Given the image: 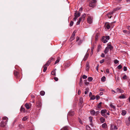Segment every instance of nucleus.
<instances>
[{"label": "nucleus", "mask_w": 130, "mask_h": 130, "mask_svg": "<svg viewBox=\"0 0 130 130\" xmlns=\"http://www.w3.org/2000/svg\"><path fill=\"white\" fill-rule=\"evenodd\" d=\"M74 37L72 36H71L70 39V41H73V40L74 39Z\"/></svg>", "instance_id": "obj_34"}, {"label": "nucleus", "mask_w": 130, "mask_h": 130, "mask_svg": "<svg viewBox=\"0 0 130 130\" xmlns=\"http://www.w3.org/2000/svg\"><path fill=\"white\" fill-rule=\"evenodd\" d=\"M106 77L105 76H103L101 79V81H102L104 82L106 80Z\"/></svg>", "instance_id": "obj_23"}, {"label": "nucleus", "mask_w": 130, "mask_h": 130, "mask_svg": "<svg viewBox=\"0 0 130 130\" xmlns=\"http://www.w3.org/2000/svg\"><path fill=\"white\" fill-rule=\"evenodd\" d=\"M45 94V92L43 91H42L40 92V94L42 96L44 95Z\"/></svg>", "instance_id": "obj_24"}, {"label": "nucleus", "mask_w": 130, "mask_h": 130, "mask_svg": "<svg viewBox=\"0 0 130 130\" xmlns=\"http://www.w3.org/2000/svg\"><path fill=\"white\" fill-rule=\"evenodd\" d=\"M126 113V111L125 110H123L122 111L121 114L123 116L125 115Z\"/></svg>", "instance_id": "obj_15"}, {"label": "nucleus", "mask_w": 130, "mask_h": 130, "mask_svg": "<svg viewBox=\"0 0 130 130\" xmlns=\"http://www.w3.org/2000/svg\"><path fill=\"white\" fill-rule=\"evenodd\" d=\"M78 21H79L80 22H81V21H83L82 19V18L80 17L79 19L78 20Z\"/></svg>", "instance_id": "obj_59"}, {"label": "nucleus", "mask_w": 130, "mask_h": 130, "mask_svg": "<svg viewBox=\"0 0 130 130\" xmlns=\"http://www.w3.org/2000/svg\"><path fill=\"white\" fill-rule=\"evenodd\" d=\"M96 0H92L90 3L89 6L90 7H94L96 5Z\"/></svg>", "instance_id": "obj_2"}, {"label": "nucleus", "mask_w": 130, "mask_h": 130, "mask_svg": "<svg viewBox=\"0 0 130 130\" xmlns=\"http://www.w3.org/2000/svg\"><path fill=\"white\" fill-rule=\"evenodd\" d=\"M105 38L104 36L102 38V39L103 40V42L104 43H105L108 42V41L107 40L105 39Z\"/></svg>", "instance_id": "obj_12"}, {"label": "nucleus", "mask_w": 130, "mask_h": 130, "mask_svg": "<svg viewBox=\"0 0 130 130\" xmlns=\"http://www.w3.org/2000/svg\"><path fill=\"white\" fill-rule=\"evenodd\" d=\"M109 51V49H108V48L106 47L105 49L104 52V53L105 54H106Z\"/></svg>", "instance_id": "obj_21"}, {"label": "nucleus", "mask_w": 130, "mask_h": 130, "mask_svg": "<svg viewBox=\"0 0 130 130\" xmlns=\"http://www.w3.org/2000/svg\"><path fill=\"white\" fill-rule=\"evenodd\" d=\"M92 116H94L95 115V112L94 110L91 111L90 112Z\"/></svg>", "instance_id": "obj_16"}, {"label": "nucleus", "mask_w": 130, "mask_h": 130, "mask_svg": "<svg viewBox=\"0 0 130 130\" xmlns=\"http://www.w3.org/2000/svg\"><path fill=\"white\" fill-rule=\"evenodd\" d=\"M74 115V112L72 111H69L68 114V117L69 116H72Z\"/></svg>", "instance_id": "obj_7"}, {"label": "nucleus", "mask_w": 130, "mask_h": 130, "mask_svg": "<svg viewBox=\"0 0 130 130\" xmlns=\"http://www.w3.org/2000/svg\"><path fill=\"white\" fill-rule=\"evenodd\" d=\"M122 68V66L121 65H119L118 67L117 68L119 69H120Z\"/></svg>", "instance_id": "obj_48"}, {"label": "nucleus", "mask_w": 130, "mask_h": 130, "mask_svg": "<svg viewBox=\"0 0 130 130\" xmlns=\"http://www.w3.org/2000/svg\"><path fill=\"white\" fill-rule=\"evenodd\" d=\"M78 21H79L80 22H81V21H83L82 19V18L80 17L79 19L78 20Z\"/></svg>", "instance_id": "obj_60"}, {"label": "nucleus", "mask_w": 130, "mask_h": 130, "mask_svg": "<svg viewBox=\"0 0 130 130\" xmlns=\"http://www.w3.org/2000/svg\"><path fill=\"white\" fill-rule=\"evenodd\" d=\"M100 113V112L99 111H97L96 112H95V115H97L98 114Z\"/></svg>", "instance_id": "obj_54"}, {"label": "nucleus", "mask_w": 130, "mask_h": 130, "mask_svg": "<svg viewBox=\"0 0 130 130\" xmlns=\"http://www.w3.org/2000/svg\"><path fill=\"white\" fill-rule=\"evenodd\" d=\"M74 23V22L73 21H71L70 22V26H73Z\"/></svg>", "instance_id": "obj_43"}, {"label": "nucleus", "mask_w": 130, "mask_h": 130, "mask_svg": "<svg viewBox=\"0 0 130 130\" xmlns=\"http://www.w3.org/2000/svg\"><path fill=\"white\" fill-rule=\"evenodd\" d=\"M101 56L103 58L104 57H105V54L104 53H102L101 55Z\"/></svg>", "instance_id": "obj_52"}, {"label": "nucleus", "mask_w": 130, "mask_h": 130, "mask_svg": "<svg viewBox=\"0 0 130 130\" xmlns=\"http://www.w3.org/2000/svg\"><path fill=\"white\" fill-rule=\"evenodd\" d=\"M116 90L118 92H119L121 93H122L124 92V91L123 90L119 88H117Z\"/></svg>", "instance_id": "obj_10"}, {"label": "nucleus", "mask_w": 130, "mask_h": 130, "mask_svg": "<svg viewBox=\"0 0 130 130\" xmlns=\"http://www.w3.org/2000/svg\"><path fill=\"white\" fill-rule=\"evenodd\" d=\"M120 9V8L119 7H117L113 9V11L112 12L109 13L107 15H106V16L107 15V16H108L109 15L112 14H113L115 11L119 10Z\"/></svg>", "instance_id": "obj_5"}, {"label": "nucleus", "mask_w": 130, "mask_h": 130, "mask_svg": "<svg viewBox=\"0 0 130 130\" xmlns=\"http://www.w3.org/2000/svg\"><path fill=\"white\" fill-rule=\"evenodd\" d=\"M119 98L120 99H124L125 98V96L124 95H122L120 96Z\"/></svg>", "instance_id": "obj_33"}, {"label": "nucleus", "mask_w": 130, "mask_h": 130, "mask_svg": "<svg viewBox=\"0 0 130 130\" xmlns=\"http://www.w3.org/2000/svg\"><path fill=\"white\" fill-rule=\"evenodd\" d=\"M59 62V60L58 59L55 62L54 64H56L58 63Z\"/></svg>", "instance_id": "obj_53"}, {"label": "nucleus", "mask_w": 130, "mask_h": 130, "mask_svg": "<svg viewBox=\"0 0 130 130\" xmlns=\"http://www.w3.org/2000/svg\"><path fill=\"white\" fill-rule=\"evenodd\" d=\"M80 22L79 21H78L76 23V25H79L80 23Z\"/></svg>", "instance_id": "obj_64"}, {"label": "nucleus", "mask_w": 130, "mask_h": 130, "mask_svg": "<svg viewBox=\"0 0 130 130\" xmlns=\"http://www.w3.org/2000/svg\"><path fill=\"white\" fill-rule=\"evenodd\" d=\"M89 56V54H86L85 55V56L84 58L83 59V60L84 61H85L88 57Z\"/></svg>", "instance_id": "obj_18"}, {"label": "nucleus", "mask_w": 130, "mask_h": 130, "mask_svg": "<svg viewBox=\"0 0 130 130\" xmlns=\"http://www.w3.org/2000/svg\"><path fill=\"white\" fill-rule=\"evenodd\" d=\"M36 105L38 107H40L41 106L42 104L40 102L38 101Z\"/></svg>", "instance_id": "obj_11"}, {"label": "nucleus", "mask_w": 130, "mask_h": 130, "mask_svg": "<svg viewBox=\"0 0 130 130\" xmlns=\"http://www.w3.org/2000/svg\"><path fill=\"white\" fill-rule=\"evenodd\" d=\"M81 93V91L80 90H79L78 91V94L79 95H80Z\"/></svg>", "instance_id": "obj_63"}, {"label": "nucleus", "mask_w": 130, "mask_h": 130, "mask_svg": "<svg viewBox=\"0 0 130 130\" xmlns=\"http://www.w3.org/2000/svg\"><path fill=\"white\" fill-rule=\"evenodd\" d=\"M14 74L15 75L17 76L18 75L19 73L16 71H14Z\"/></svg>", "instance_id": "obj_39"}, {"label": "nucleus", "mask_w": 130, "mask_h": 130, "mask_svg": "<svg viewBox=\"0 0 130 130\" xmlns=\"http://www.w3.org/2000/svg\"><path fill=\"white\" fill-rule=\"evenodd\" d=\"M100 122L102 123H104L105 122V118H104L103 117H102L101 118H100Z\"/></svg>", "instance_id": "obj_14"}, {"label": "nucleus", "mask_w": 130, "mask_h": 130, "mask_svg": "<svg viewBox=\"0 0 130 130\" xmlns=\"http://www.w3.org/2000/svg\"><path fill=\"white\" fill-rule=\"evenodd\" d=\"M82 10V8L81 7L80 8L79 10V12H80V13L81 12V11Z\"/></svg>", "instance_id": "obj_61"}, {"label": "nucleus", "mask_w": 130, "mask_h": 130, "mask_svg": "<svg viewBox=\"0 0 130 130\" xmlns=\"http://www.w3.org/2000/svg\"><path fill=\"white\" fill-rule=\"evenodd\" d=\"M106 27L108 29H109L110 28V26L109 24L108 23H106L105 24Z\"/></svg>", "instance_id": "obj_17"}, {"label": "nucleus", "mask_w": 130, "mask_h": 130, "mask_svg": "<svg viewBox=\"0 0 130 130\" xmlns=\"http://www.w3.org/2000/svg\"><path fill=\"white\" fill-rule=\"evenodd\" d=\"M60 130H68V127L67 126H65L61 129Z\"/></svg>", "instance_id": "obj_28"}, {"label": "nucleus", "mask_w": 130, "mask_h": 130, "mask_svg": "<svg viewBox=\"0 0 130 130\" xmlns=\"http://www.w3.org/2000/svg\"><path fill=\"white\" fill-rule=\"evenodd\" d=\"M79 100H80V103H81V104H82L83 102V98H80Z\"/></svg>", "instance_id": "obj_44"}, {"label": "nucleus", "mask_w": 130, "mask_h": 130, "mask_svg": "<svg viewBox=\"0 0 130 130\" xmlns=\"http://www.w3.org/2000/svg\"><path fill=\"white\" fill-rule=\"evenodd\" d=\"M122 78L124 79H126L127 78V76L126 75H124L123 76Z\"/></svg>", "instance_id": "obj_51"}, {"label": "nucleus", "mask_w": 130, "mask_h": 130, "mask_svg": "<svg viewBox=\"0 0 130 130\" xmlns=\"http://www.w3.org/2000/svg\"><path fill=\"white\" fill-rule=\"evenodd\" d=\"M51 62V60H48L47 61V63L45 64L44 65L43 67L44 69L43 70V71L44 72H45L46 71L47 68V67L49 66Z\"/></svg>", "instance_id": "obj_3"}, {"label": "nucleus", "mask_w": 130, "mask_h": 130, "mask_svg": "<svg viewBox=\"0 0 130 130\" xmlns=\"http://www.w3.org/2000/svg\"><path fill=\"white\" fill-rule=\"evenodd\" d=\"M86 130H92L89 126L88 125H87L86 127Z\"/></svg>", "instance_id": "obj_26"}, {"label": "nucleus", "mask_w": 130, "mask_h": 130, "mask_svg": "<svg viewBox=\"0 0 130 130\" xmlns=\"http://www.w3.org/2000/svg\"><path fill=\"white\" fill-rule=\"evenodd\" d=\"M31 106V104H28L26 103L25 105V106L27 109H29L30 108Z\"/></svg>", "instance_id": "obj_8"}, {"label": "nucleus", "mask_w": 130, "mask_h": 130, "mask_svg": "<svg viewBox=\"0 0 130 130\" xmlns=\"http://www.w3.org/2000/svg\"><path fill=\"white\" fill-rule=\"evenodd\" d=\"M106 72L108 73H109V70L108 69H107L106 70Z\"/></svg>", "instance_id": "obj_62"}, {"label": "nucleus", "mask_w": 130, "mask_h": 130, "mask_svg": "<svg viewBox=\"0 0 130 130\" xmlns=\"http://www.w3.org/2000/svg\"><path fill=\"white\" fill-rule=\"evenodd\" d=\"M84 82L85 84L86 85H87L88 84H89V82H87V81L86 80H84Z\"/></svg>", "instance_id": "obj_41"}, {"label": "nucleus", "mask_w": 130, "mask_h": 130, "mask_svg": "<svg viewBox=\"0 0 130 130\" xmlns=\"http://www.w3.org/2000/svg\"><path fill=\"white\" fill-rule=\"evenodd\" d=\"M24 110H25L24 109V108H23L22 107H21V110H20L21 111L24 112Z\"/></svg>", "instance_id": "obj_47"}, {"label": "nucleus", "mask_w": 130, "mask_h": 130, "mask_svg": "<svg viewBox=\"0 0 130 130\" xmlns=\"http://www.w3.org/2000/svg\"><path fill=\"white\" fill-rule=\"evenodd\" d=\"M75 31H74L73 33H72V35L71 36H72L74 37L75 35Z\"/></svg>", "instance_id": "obj_58"}, {"label": "nucleus", "mask_w": 130, "mask_h": 130, "mask_svg": "<svg viewBox=\"0 0 130 130\" xmlns=\"http://www.w3.org/2000/svg\"><path fill=\"white\" fill-rule=\"evenodd\" d=\"M101 48L102 47L100 45H99L98 47V51H100Z\"/></svg>", "instance_id": "obj_30"}, {"label": "nucleus", "mask_w": 130, "mask_h": 130, "mask_svg": "<svg viewBox=\"0 0 130 130\" xmlns=\"http://www.w3.org/2000/svg\"><path fill=\"white\" fill-rule=\"evenodd\" d=\"M107 112V110L105 109L102 110L101 111V113L102 116L105 118H107V116L106 115V113Z\"/></svg>", "instance_id": "obj_4"}, {"label": "nucleus", "mask_w": 130, "mask_h": 130, "mask_svg": "<svg viewBox=\"0 0 130 130\" xmlns=\"http://www.w3.org/2000/svg\"><path fill=\"white\" fill-rule=\"evenodd\" d=\"M119 62V61L117 59H115L114 61V62L115 64H117Z\"/></svg>", "instance_id": "obj_38"}, {"label": "nucleus", "mask_w": 130, "mask_h": 130, "mask_svg": "<svg viewBox=\"0 0 130 130\" xmlns=\"http://www.w3.org/2000/svg\"><path fill=\"white\" fill-rule=\"evenodd\" d=\"M117 127L116 126H114V128H111L110 130H117Z\"/></svg>", "instance_id": "obj_36"}, {"label": "nucleus", "mask_w": 130, "mask_h": 130, "mask_svg": "<svg viewBox=\"0 0 130 130\" xmlns=\"http://www.w3.org/2000/svg\"><path fill=\"white\" fill-rule=\"evenodd\" d=\"M99 67V65L98 64L97 67H96V70L98 71V68Z\"/></svg>", "instance_id": "obj_56"}, {"label": "nucleus", "mask_w": 130, "mask_h": 130, "mask_svg": "<svg viewBox=\"0 0 130 130\" xmlns=\"http://www.w3.org/2000/svg\"><path fill=\"white\" fill-rule=\"evenodd\" d=\"M86 16V14L85 13H84L81 17L83 19V21L84 20Z\"/></svg>", "instance_id": "obj_20"}, {"label": "nucleus", "mask_w": 130, "mask_h": 130, "mask_svg": "<svg viewBox=\"0 0 130 130\" xmlns=\"http://www.w3.org/2000/svg\"><path fill=\"white\" fill-rule=\"evenodd\" d=\"M87 76L85 75H84L83 76V79H86L87 78Z\"/></svg>", "instance_id": "obj_49"}, {"label": "nucleus", "mask_w": 130, "mask_h": 130, "mask_svg": "<svg viewBox=\"0 0 130 130\" xmlns=\"http://www.w3.org/2000/svg\"><path fill=\"white\" fill-rule=\"evenodd\" d=\"M83 84V81L82 80V78H80V82H79V85L80 86H82V85Z\"/></svg>", "instance_id": "obj_29"}, {"label": "nucleus", "mask_w": 130, "mask_h": 130, "mask_svg": "<svg viewBox=\"0 0 130 130\" xmlns=\"http://www.w3.org/2000/svg\"><path fill=\"white\" fill-rule=\"evenodd\" d=\"M102 104V103L100 102L98 104V107L99 108H100L101 107V104Z\"/></svg>", "instance_id": "obj_31"}, {"label": "nucleus", "mask_w": 130, "mask_h": 130, "mask_svg": "<svg viewBox=\"0 0 130 130\" xmlns=\"http://www.w3.org/2000/svg\"><path fill=\"white\" fill-rule=\"evenodd\" d=\"M88 79L89 81L90 82L92 80L93 78L91 77H89L88 78Z\"/></svg>", "instance_id": "obj_37"}, {"label": "nucleus", "mask_w": 130, "mask_h": 130, "mask_svg": "<svg viewBox=\"0 0 130 130\" xmlns=\"http://www.w3.org/2000/svg\"><path fill=\"white\" fill-rule=\"evenodd\" d=\"M3 119L4 120H6V121L4 122V121H1L0 126L2 127H3L5 126V125L7 124L8 118L6 117H3Z\"/></svg>", "instance_id": "obj_1"}, {"label": "nucleus", "mask_w": 130, "mask_h": 130, "mask_svg": "<svg viewBox=\"0 0 130 130\" xmlns=\"http://www.w3.org/2000/svg\"><path fill=\"white\" fill-rule=\"evenodd\" d=\"M28 118V116L24 117L23 118L22 120L23 121H25L27 120Z\"/></svg>", "instance_id": "obj_25"}, {"label": "nucleus", "mask_w": 130, "mask_h": 130, "mask_svg": "<svg viewBox=\"0 0 130 130\" xmlns=\"http://www.w3.org/2000/svg\"><path fill=\"white\" fill-rule=\"evenodd\" d=\"M89 90V88H87L85 89V94H87V93L88 92Z\"/></svg>", "instance_id": "obj_22"}, {"label": "nucleus", "mask_w": 130, "mask_h": 130, "mask_svg": "<svg viewBox=\"0 0 130 130\" xmlns=\"http://www.w3.org/2000/svg\"><path fill=\"white\" fill-rule=\"evenodd\" d=\"M76 13H74V16L75 17L74 18V20L75 21H76L77 18L80 16V15L79 14H78V16H76Z\"/></svg>", "instance_id": "obj_13"}, {"label": "nucleus", "mask_w": 130, "mask_h": 130, "mask_svg": "<svg viewBox=\"0 0 130 130\" xmlns=\"http://www.w3.org/2000/svg\"><path fill=\"white\" fill-rule=\"evenodd\" d=\"M89 121L90 123H92V117L91 116L89 117Z\"/></svg>", "instance_id": "obj_32"}, {"label": "nucleus", "mask_w": 130, "mask_h": 130, "mask_svg": "<svg viewBox=\"0 0 130 130\" xmlns=\"http://www.w3.org/2000/svg\"><path fill=\"white\" fill-rule=\"evenodd\" d=\"M102 127L104 129L106 128L107 127V125L105 123H104L102 125Z\"/></svg>", "instance_id": "obj_19"}, {"label": "nucleus", "mask_w": 130, "mask_h": 130, "mask_svg": "<svg viewBox=\"0 0 130 130\" xmlns=\"http://www.w3.org/2000/svg\"><path fill=\"white\" fill-rule=\"evenodd\" d=\"M56 69H55V70L53 71L51 73L52 75H53L54 76H56V72L55 70Z\"/></svg>", "instance_id": "obj_27"}, {"label": "nucleus", "mask_w": 130, "mask_h": 130, "mask_svg": "<svg viewBox=\"0 0 130 130\" xmlns=\"http://www.w3.org/2000/svg\"><path fill=\"white\" fill-rule=\"evenodd\" d=\"M110 106L113 109H115V106L112 104H110Z\"/></svg>", "instance_id": "obj_42"}, {"label": "nucleus", "mask_w": 130, "mask_h": 130, "mask_svg": "<svg viewBox=\"0 0 130 130\" xmlns=\"http://www.w3.org/2000/svg\"><path fill=\"white\" fill-rule=\"evenodd\" d=\"M125 123H126V124L127 126H129V125L130 124V123L129 122V121H128L126 120L125 121Z\"/></svg>", "instance_id": "obj_35"}, {"label": "nucleus", "mask_w": 130, "mask_h": 130, "mask_svg": "<svg viewBox=\"0 0 130 130\" xmlns=\"http://www.w3.org/2000/svg\"><path fill=\"white\" fill-rule=\"evenodd\" d=\"M93 18L92 17L89 16L87 19V21L89 24H91L93 22Z\"/></svg>", "instance_id": "obj_6"}, {"label": "nucleus", "mask_w": 130, "mask_h": 130, "mask_svg": "<svg viewBox=\"0 0 130 130\" xmlns=\"http://www.w3.org/2000/svg\"><path fill=\"white\" fill-rule=\"evenodd\" d=\"M74 13H76V16H78V14H79L80 15V13L79 12L78 13L77 11H76Z\"/></svg>", "instance_id": "obj_45"}, {"label": "nucleus", "mask_w": 130, "mask_h": 130, "mask_svg": "<svg viewBox=\"0 0 130 130\" xmlns=\"http://www.w3.org/2000/svg\"><path fill=\"white\" fill-rule=\"evenodd\" d=\"M95 99V97L94 95H93L91 98V100H94Z\"/></svg>", "instance_id": "obj_46"}, {"label": "nucleus", "mask_w": 130, "mask_h": 130, "mask_svg": "<svg viewBox=\"0 0 130 130\" xmlns=\"http://www.w3.org/2000/svg\"><path fill=\"white\" fill-rule=\"evenodd\" d=\"M54 80L56 81H57L58 80V78L57 77H55L54 78Z\"/></svg>", "instance_id": "obj_57"}, {"label": "nucleus", "mask_w": 130, "mask_h": 130, "mask_svg": "<svg viewBox=\"0 0 130 130\" xmlns=\"http://www.w3.org/2000/svg\"><path fill=\"white\" fill-rule=\"evenodd\" d=\"M123 70L124 71H125L127 70V68L126 67H124L123 68Z\"/></svg>", "instance_id": "obj_55"}, {"label": "nucleus", "mask_w": 130, "mask_h": 130, "mask_svg": "<svg viewBox=\"0 0 130 130\" xmlns=\"http://www.w3.org/2000/svg\"><path fill=\"white\" fill-rule=\"evenodd\" d=\"M107 47L109 50V49L110 51L112 50L113 48V47L110 44H108Z\"/></svg>", "instance_id": "obj_9"}, {"label": "nucleus", "mask_w": 130, "mask_h": 130, "mask_svg": "<svg viewBox=\"0 0 130 130\" xmlns=\"http://www.w3.org/2000/svg\"><path fill=\"white\" fill-rule=\"evenodd\" d=\"M104 59H103L100 61V63L101 64H102L104 62Z\"/></svg>", "instance_id": "obj_50"}, {"label": "nucleus", "mask_w": 130, "mask_h": 130, "mask_svg": "<svg viewBox=\"0 0 130 130\" xmlns=\"http://www.w3.org/2000/svg\"><path fill=\"white\" fill-rule=\"evenodd\" d=\"M105 38V39L108 40H109L110 39V36H106Z\"/></svg>", "instance_id": "obj_40"}]
</instances>
